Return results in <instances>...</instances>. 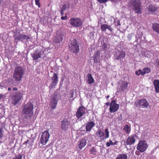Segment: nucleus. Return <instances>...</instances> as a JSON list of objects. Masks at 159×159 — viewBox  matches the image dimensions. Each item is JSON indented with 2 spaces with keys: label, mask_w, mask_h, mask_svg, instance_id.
I'll return each mask as SVG.
<instances>
[{
  "label": "nucleus",
  "mask_w": 159,
  "mask_h": 159,
  "mask_svg": "<svg viewBox=\"0 0 159 159\" xmlns=\"http://www.w3.org/2000/svg\"><path fill=\"white\" fill-rule=\"evenodd\" d=\"M49 136V134L48 131L43 132L40 139V143L43 145H45L48 141Z\"/></svg>",
  "instance_id": "9"
},
{
  "label": "nucleus",
  "mask_w": 159,
  "mask_h": 159,
  "mask_svg": "<svg viewBox=\"0 0 159 159\" xmlns=\"http://www.w3.org/2000/svg\"><path fill=\"white\" fill-rule=\"evenodd\" d=\"M136 136L135 134H132L129 136L127 138L126 144L127 145H131L135 142V138Z\"/></svg>",
  "instance_id": "18"
},
{
  "label": "nucleus",
  "mask_w": 159,
  "mask_h": 159,
  "mask_svg": "<svg viewBox=\"0 0 159 159\" xmlns=\"http://www.w3.org/2000/svg\"><path fill=\"white\" fill-rule=\"evenodd\" d=\"M125 53L124 51L118 50L116 51L114 55V60L116 61L121 60L125 58Z\"/></svg>",
  "instance_id": "10"
},
{
  "label": "nucleus",
  "mask_w": 159,
  "mask_h": 159,
  "mask_svg": "<svg viewBox=\"0 0 159 159\" xmlns=\"http://www.w3.org/2000/svg\"><path fill=\"white\" fill-rule=\"evenodd\" d=\"M100 56V52L98 51L96 52V53L95 54L94 57H93V60L95 63H98V61L97 57H99Z\"/></svg>",
  "instance_id": "30"
},
{
  "label": "nucleus",
  "mask_w": 159,
  "mask_h": 159,
  "mask_svg": "<svg viewBox=\"0 0 159 159\" xmlns=\"http://www.w3.org/2000/svg\"><path fill=\"white\" fill-rule=\"evenodd\" d=\"M156 93H159V80H155L153 82Z\"/></svg>",
  "instance_id": "27"
},
{
  "label": "nucleus",
  "mask_w": 159,
  "mask_h": 159,
  "mask_svg": "<svg viewBox=\"0 0 159 159\" xmlns=\"http://www.w3.org/2000/svg\"><path fill=\"white\" fill-rule=\"evenodd\" d=\"M8 91H10L11 90V88H8Z\"/></svg>",
  "instance_id": "54"
},
{
  "label": "nucleus",
  "mask_w": 159,
  "mask_h": 159,
  "mask_svg": "<svg viewBox=\"0 0 159 159\" xmlns=\"http://www.w3.org/2000/svg\"><path fill=\"white\" fill-rule=\"evenodd\" d=\"M139 151H136L135 152V154L137 156H139L140 155V153L139 152Z\"/></svg>",
  "instance_id": "44"
},
{
  "label": "nucleus",
  "mask_w": 159,
  "mask_h": 159,
  "mask_svg": "<svg viewBox=\"0 0 159 159\" xmlns=\"http://www.w3.org/2000/svg\"><path fill=\"white\" fill-rule=\"evenodd\" d=\"M41 55V52L40 51L38 53L35 52L31 54V56L34 60H37L38 58H40Z\"/></svg>",
  "instance_id": "25"
},
{
  "label": "nucleus",
  "mask_w": 159,
  "mask_h": 159,
  "mask_svg": "<svg viewBox=\"0 0 159 159\" xmlns=\"http://www.w3.org/2000/svg\"><path fill=\"white\" fill-rule=\"evenodd\" d=\"M128 83L122 81L119 84V85L117 87V92H121L125 91L128 88Z\"/></svg>",
  "instance_id": "13"
},
{
  "label": "nucleus",
  "mask_w": 159,
  "mask_h": 159,
  "mask_svg": "<svg viewBox=\"0 0 159 159\" xmlns=\"http://www.w3.org/2000/svg\"><path fill=\"white\" fill-rule=\"evenodd\" d=\"M112 2H117V0H110Z\"/></svg>",
  "instance_id": "52"
},
{
  "label": "nucleus",
  "mask_w": 159,
  "mask_h": 159,
  "mask_svg": "<svg viewBox=\"0 0 159 159\" xmlns=\"http://www.w3.org/2000/svg\"><path fill=\"white\" fill-rule=\"evenodd\" d=\"M86 139L85 138H83L78 141V148L80 150L82 149L86 145L87 142Z\"/></svg>",
  "instance_id": "19"
},
{
  "label": "nucleus",
  "mask_w": 159,
  "mask_h": 159,
  "mask_svg": "<svg viewBox=\"0 0 159 159\" xmlns=\"http://www.w3.org/2000/svg\"><path fill=\"white\" fill-rule=\"evenodd\" d=\"M123 129L127 134H129L130 132V129L128 125H126L124 126Z\"/></svg>",
  "instance_id": "31"
},
{
  "label": "nucleus",
  "mask_w": 159,
  "mask_h": 159,
  "mask_svg": "<svg viewBox=\"0 0 159 159\" xmlns=\"http://www.w3.org/2000/svg\"><path fill=\"white\" fill-rule=\"evenodd\" d=\"M30 39V37L29 35L20 34L16 39L18 40L22 41L24 40H28Z\"/></svg>",
  "instance_id": "20"
},
{
  "label": "nucleus",
  "mask_w": 159,
  "mask_h": 159,
  "mask_svg": "<svg viewBox=\"0 0 159 159\" xmlns=\"http://www.w3.org/2000/svg\"><path fill=\"white\" fill-rule=\"evenodd\" d=\"M148 146V145L147 144L145 140H141L138 143L136 148L140 152H143L146 151Z\"/></svg>",
  "instance_id": "6"
},
{
  "label": "nucleus",
  "mask_w": 159,
  "mask_h": 159,
  "mask_svg": "<svg viewBox=\"0 0 159 159\" xmlns=\"http://www.w3.org/2000/svg\"><path fill=\"white\" fill-rule=\"evenodd\" d=\"M97 1L100 3H103L107 2L108 0H97Z\"/></svg>",
  "instance_id": "38"
},
{
  "label": "nucleus",
  "mask_w": 159,
  "mask_h": 159,
  "mask_svg": "<svg viewBox=\"0 0 159 159\" xmlns=\"http://www.w3.org/2000/svg\"><path fill=\"white\" fill-rule=\"evenodd\" d=\"M109 142L110 143V144H111V145H114V143H113L112 140H109Z\"/></svg>",
  "instance_id": "46"
},
{
  "label": "nucleus",
  "mask_w": 159,
  "mask_h": 159,
  "mask_svg": "<svg viewBox=\"0 0 159 159\" xmlns=\"http://www.w3.org/2000/svg\"><path fill=\"white\" fill-rule=\"evenodd\" d=\"M67 18V16L66 15L64 16H62L61 17V19L62 20H66Z\"/></svg>",
  "instance_id": "41"
},
{
  "label": "nucleus",
  "mask_w": 159,
  "mask_h": 159,
  "mask_svg": "<svg viewBox=\"0 0 159 159\" xmlns=\"http://www.w3.org/2000/svg\"><path fill=\"white\" fill-rule=\"evenodd\" d=\"M62 40V39L61 38H58L56 37L54 39V41L55 43H60L61 41Z\"/></svg>",
  "instance_id": "32"
},
{
  "label": "nucleus",
  "mask_w": 159,
  "mask_h": 159,
  "mask_svg": "<svg viewBox=\"0 0 159 159\" xmlns=\"http://www.w3.org/2000/svg\"><path fill=\"white\" fill-rule=\"evenodd\" d=\"M141 4V0H131L129 2L128 6L129 9L133 10L135 13L141 14L142 10Z\"/></svg>",
  "instance_id": "1"
},
{
  "label": "nucleus",
  "mask_w": 159,
  "mask_h": 159,
  "mask_svg": "<svg viewBox=\"0 0 159 159\" xmlns=\"http://www.w3.org/2000/svg\"><path fill=\"white\" fill-rule=\"evenodd\" d=\"M39 0H35V3L36 5H37L39 7H41L40 3L39 2Z\"/></svg>",
  "instance_id": "37"
},
{
  "label": "nucleus",
  "mask_w": 159,
  "mask_h": 159,
  "mask_svg": "<svg viewBox=\"0 0 159 159\" xmlns=\"http://www.w3.org/2000/svg\"><path fill=\"white\" fill-rule=\"evenodd\" d=\"M29 141V140H27V141H25L24 143L27 144L28 143Z\"/></svg>",
  "instance_id": "50"
},
{
  "label": "nucleus",
  "mask_w": 159,
  "mask_h": 159,
  "mask_svg": "<svg viewBox=\"0 0 159 159\" xmlns=\"http://www.w3.org/2000/svg\"><path fill=\"white\" fill-rule=\"evenodd\" d=\"M87 77V82L89 84H92L95 82V80L91 74L89 73L88 74Z\"/></svg>",
  "instance_id": "26"
},
{
  "label": "nucleus",
  "mask_w": 159,
  "mask_h": 159,
  "mask_svg": "<svg viewBox=\"0 0 159 159\" xmlns=\"http://www.w3.org/2000/svg\"><path fill=\"white\" fill-rule=\"evenodd\" d=\"M95 125V123L93 121H90L87 123L86 125V130L90 131Z\"/></svg>",
  "instance_id": "21"
},
{
  "label": "nucleus",
  "mask_w": 159,
  "mask_h": 159,
  "mask_svg": "<svg viewBox=\"0 0 159 159\" xmlns=\"http://www.w3.org/2000/svg\"><path fill=\"white\" fill-rule=\"evenodd\" d=\"M153 30L159 34V24L156 23H153L152 26Z\"/></svg>",
  "instance_id": "28"
},
{
  "label": "nucleus",
  "mask_w": 159,
  "mask_h": 159,
  "mask_svg": "<svg viewBox=\"0 0 159 159\" xmlns=\"http://www.w3.org/2000/svg\"><path fill=\"white\" fill-rule=\"evenodd\" d=\"M33 108L34 105L31 102H29L24 105L22 110L23 113L25 115L24 118H30L33 114Z\"/></svg>",
  "instance_id": "2"
},
{
  "label": "nucleus",
  "mask_w": 159,
  "mask_h": 159,
  "mask_svg": "<svg viewBox=\"0 0 159 159\" xmlns=\"http://www.w3.org/2000/svg\"><path fill=\"white\" fill-rule=\"evenodd\" d=\"M3 137V133L2 132V129L0 127V140L2 139Z\"/></svg>",
  "instance_id": "36"
},
{
  "label": "nucleus",
  "mask_w": 159,
  "mask_h": 159,
  "mask_svg": "<svg viewBox=\"0 0 159 159\" xmlns=\"http://www.w3.org/2000/svg\"><path fill=\"white\" fill-rule=\"evenodd\" d=\"M111 144L110 142H107L106 143V146L107 147H109L110 146Z\"/></svg>",
  "instance_id": "43"
},
{
  "label": "nucleus",
  "mask_w": 159,
  "mask_h": 159,
  "mask_svg": "<svg viewBox=\"0 0 159 159\" xmlns=\"http://www.w3.org/2000/svg\"><path fill=\"white\" fill-rule=\"evenodd\" d=\"M70 126V122L67 119L65 118L63 119L61 121V129L63 131H66L69 128V126Z\"/></svg>",
  "instance_id": "12"
},
{
  "label": "nucleus",
  "mask_w": 159,
  "mask_h": 159,
  "mask_svg": "<svg viewBox=\"0 0 159 159\" xmlns=\"http://www.w3.org/2000/svg\"><path fill=\"white\" fill-rule=\"evenodd\" d=\"M90 153L93 155H95L96 154V149L94 147H93L90 150Z\"/></svg>",
  "instance_id": "33"
},
{
  "label": "nucleus",
  "mask_w": 159,
  "mask_h": 159,
  "mask_svg": "<svg viewBox=\"0 0 159 159\" xmlns=\"http://www.w3.org/2000/svg\"><path fill=\"white\" fill-rule=\"evenodd\" d=\"M69 59V56H68V57H67V60L68 59Z\"/></svg>",
  "instance_id": "57"
},
{
  "label": "nucleus",
  "mask_w": 159,
  "mask_h": 159,
  "mask_svg": "<svg viewBox=\"0 0 159 159\" xmlns=\"http://www.w3.org/2000/svg\"><path fill=\"white\" fill-rule=\"evenodd\" d=\"M17 90H18V89L16 87H14L13 88V90L14 91H17Z\"/></svg>",
  "instance_id": "48"
},
{
  "label": "nucleus",
  "mask_w": 159,
  "mask_h": 159,
  "mask_svg": "<svg viewBox=\"0 0 159 159\" xmlns=\"http://www.w3.org/2000/svg\"><path fill=\"white\" fill-rule=\"evenodd\" d=\"M109 111L111 113H114L117 111L119 109V105L116 103L115 100H112L110 104Z\"/></svg>",
  "instance_id": "11"
},
{
  "label": "nucleus",
  "mask_w": 159,
  "mask_h": 159,
  "mask_svg": "<svg viewBox=\"0 0 159 159\" xmlns=\"http://www.w3.org/2000/svg\"><path fill=\"white\" fill-rule=\"evenodd\" d=\"M120 25L121 24H120V21H118L117 23V25H118V26Z\"/></svg>",
  "instance_id": "49"
},
{
  "label": "nucleus",
  "mask_w": 159,
  "mask_h": 159,
  "mask_svg": "<svg viewBox=\"0 0 159 159\" xmlns=\"http://www.w3.org/2000/svg\"><path fill=\"white\" fill-rule=\"evenodd\" d=\"M118 142L117 141H116L114 143V145H116Z\"/></svg>",
  "instance_id": "51"
},
{
  "label": "nucleus",
  "mask_w": 159,
  "mask_h": 159,
  "mask_svg": "<svg viewBox=\"0 0 159 159\" xmlns=\"http://www.w3.org/2000/svg\"><path fill=\"white\" fill-rule=\"evenodd\" d=\"M58 102L57 98L54 96L52 98L49 102V104L51 109H55L56 108Z\"/></svg>",
  "instance_id": "16"
},
{
  "label": "nucleus",
  "mask_w": 159,
  "mask_h": 159,
  "mask_svg": "<svg viewBox=\"0 0 159 159\" xmlns=\"http://www.w3.org/2000/svg\"><path fill=\"white\" fill-rule=\"evenodd\" d=\"M102 49L105 51L107 50V45L106 43L103 42L102 44Z\"/></svg>",
  "instance_id": "34"
},
{
  "label": "nucleus",
  "mask_w": 159,
  "mask_h": 159,
  "mask_svg": "<svg viewBox=\"0 0 159 159\" xmlns=\"http://www.w3.org/2000/svg\"><path fill=\"white\" fill-rule=\"evenodd\" d=\"M139 73H141L142 75H144L146 74H148L150 73L151 71V70L148 67H145L143 69V70L140 69H139Z\"/></svg>",
  "instance_id": "24"
},
{
  "label": "nucleus",
  "mask_w": 159,
  "mask_h": 159,
  "mask_svg": "<svg viewBox=\"0 0 159 159\" xmlns=\"http://www.w3.org/2000/svg\"><path fill=\"white\" fill-rule=\"evenodd\" d=\"M4 97V95L2 94H0V99L3 98Z\"/></svg>",
  "instance_id": "45"
},
{
  "label": "nucleus",
  "mask_w": 159,
  "mask_h": 159,
  "mask_svg": "<svg viewBox=\"0 0 159 159\" xmlns=\"http://www.w3.org/2000/svg\"><path fill=\"white\" fill-rule=\"evenodd\" d=\"M101 29L102 31L106 32L107 29H108L111 32H112L113 29L110 25L107 24H102L101 25Z\"/></svg>",
  "instance_id": "22"
},
{
  "label": "nucleus",
  "mask_w": 159,
  "mask_h": 159,
  "mask_svg": "<svg viewBox=\"0 0 159 159\" xmlns=\"http://www.w3.org/2000/svg\"><path fill=\"white\" fill-rule=\"evenodd\" d=\"M70 98H72L73 97V94H74V92L73 91L71 90L70 91Z\"/></svg>",
  "instance_id": "39"
},
{
  "label": "nucleus",
  "mask_w": 159,
  "mask_h": 159,
  "mask_svg": "<svg viewBox=\"0 0 159 159\" xmlns=\"http://www.w3.org/2000/svg\"><path fill=\"white\" fill-rule=\"evenodd\" d=\"M109 95H107V96L106 97V98L107 99V98H109Z\"/></svg>",
  "instance_id": "55"
},
{
  "label": "nucleus",
  "mask_w": 159,
  "mask_h": 159,
  "mask_svg": "<svg viewBox=\"0 0 159 159\" xmlns=\"http://www.w3.org/2000/svg\"><path fill=\"white\" fill-rule=\"evenodd\" d=\"M159 7L152 4L149 5L148 10L150 13H153L157 11Z\"/></svg>",
  "instance_id": "23"
},
{
  "label": "nucleus",
  "mask_w": 159,
  "mask_h": 159,
  "mask_svg": "<svg viewBox=\"0 0 159 159\" xmlns=\"http://www.w3.org/2000/svg\"><path fill=\"white\" fill-rule=\"evenodd\" d=\"M136 105L142 106L143 108H147L149 105L148 101L144 98L138 100L136 103Z\"/></svg>",
  "instance_id": "17"
},
{
  "label": "nucleus",
  "mask_w": 159,
  "mask_h": 159,
  "mask_svg": "<svg viewBox=\"0 0 159 159\" xmlns=\"http://www.w3.org/2000/svg\"><path fill=\"white\" fill-rule=\"evenodd\" d=\"M79 42L75 39L70 40V43L69 45V50L73 53H77L79 51Z\"/></svg>",
  "instance_id": "4"
},
{
  "label": "nucleus",
  "mask_w": 159,
  "mask_h": 159,
  "mask_svg": "<svg viewBox=\"0 0 159 159\" xmlns=\"http://www.w3.org/2000/svg\"><path fill=\"white\" fill-rule=\"evenodd\" d=\"M60 13L61 16H63L64 15V11L61 10L60 11Z\"/></svg>",
  "instance_id": "47"
},
{
  "label": "nucleus",
  "mask_w": 159,
  "mask_h": 159,
  "mask_svg": "<svg viewBox=\"0 0 159 159\" xmlns=\"http://www.w3.org/2000/svg\"><path fill=\"white\" fill-rule=\"evenodd\" d=\"M139 71H136L135 72V75H137V76H139V75H141V73H139Z\"/></svg>",
  "instance_id": "42"
},
{
  "label": "nucleus",
  "mask_w": 159,
  "mask_h": 159,
  "mask_svg": "<svg viewBox=\"0 0 159 159\" xmlns=\"http://www.w3.org/2000/svg\"><path fill=\"white\" fill-rule=\"evenodd\" d=\"M2 0H0V5L2 3Z\"/></svg>",
  "instance_id": "56"
},
{
  "label": "nucleus",
  "mask_w": 159,
  "mask_h": 159,
  "mask_svg": "<svg viewBox=\"0 0 159 159\" xmlns=\"http://www.w3.org/2000/svg\"><path fill=\"white\" fill-rule=\"evenodd\" d=\"M22 155L21 154L18 155L17 156H16L15 157L13 158L12 159H22Z\"/></svg>",
  "instance_id": "35"
},
{
  "label": "nucleus",
  "mask_w": 159,
  "mask_h": 159,
  "mask_svg": "<svg viewBox=\"0 0 159 159\" xmlns=\"http://www.w3.org/2000/svg\"><path fill=\"white\" fill-rule=\"evenodd\" d=\"M106 104L107 106H108L109 105H110L109 102H106Z\"/></svg>",
  "instance_id": "53"
},
{
  "label": "nucleus",
  "mask_w": 159,
  "mask_h": 159,
  "mask_svg": "<svg viewBox=\"0 0 159 159\" xmlns=\"http://www.w3.org/2000/svg\"><path fill=\"white\" fill-rule=\"evenodd\" d=\"M66 5H63L62 7V9H61V10H62L63 11H64L66 10Z\"/></svg>",
  "instance_id": "40"
},
{
  "label": "nucleus",
  "mask_w": 159,
  "mask_h": 159,
  "mask_svg": "<svg viewBox=\"0 0 159 159\" xmlns=\"http://www.w3.org/2000/svg\"><path fill=\"white\" fill-rule=\"evenodd\" d=\"M24 73V70L22 67L18 66L15 67L13 75L15 80L17 82L20 81L23 78Z\"/></svg>",
  "instance_id": "3"
},
{
  "label": "nucleus",
  "mask_w": 159,
  "mask_h": 159,
  "mask_svg": "<svg viewBox=\"0 0 159 159\" xmlns=\"http://www.w3.org/2000/svg\"><path fill=\"white\" fill-rule=\"evenodd\" d=\"M52 82L50 84V87L51 89L55 88V86L57 84L58 81V76L57 74L54 73L51 77Z\"/></svg>",
  "instance_id": "15"
},
{
  "label": "nucleus",
  "mask_w": 159,
  "mask_h": 159,
  "mask_svg": "<svg viewBox=\"0 0 159 159\" xmlns=\"http://www.w3.org/2000/svg\"><path fill=\"white\" fill-rule=\"evenodd\" d=\"M105 135H104V133L103 132L101 129L98 130L97 132L96 133V135L98 136L100 138L101 140H103L105 139H107L109 137V132L108 131V129L106 128L105 129Z\"/></svg>",
  "instance_id": "8"
},
{
  "label": "nucleus",
  "mask_w": 159,
  "mask_h": 159,
  "mask_svg": "<svg viewBox=\"0 0 159 159\" xmlns=\"http://www.w3.org/2000/svg\"><path fill=\"white\" fill-rule=\"evenodd\" d=\"M85 113V108L83 106L80 107L75 113V116L78 119L80 118Z\"/></svg>",
  "instance_id": "14"
},
{
  "label": "nucleus",
  "mask_w": 159,
  "mask_h": 159,
  "mask_svg": "<svg viewBox=\"0 0 159 159\" xmlns=\"http://www.w3.org/2000/svg\"><path fill=\"white\" fill-rule=\"evenodd\" d=\"M116 159H128V157L125 154L123 153L119 154Z\"/></svg>",
  "instance_id": "29"
},
{
  "label": "nucleus",
  "mask_w": 159,
  "mask_h": 159,
  "mask_svg": "<svg viewBox=\"0 0 159 159\" xmlns=\"http://www.w3.org/2000/svg\"><path fill=\"white\" fill-rule=\"evenodd\" d=\"M23 94L20 91L15 93H13V95L11 97V103L14 106L16 105L21 100Z\"/></svg>",
  "instance_id": "5"
},
{
  "label": "nucleus",
  "mask_w": 159,
  "mask_h": 159,
  "mask_svg": "<svg viewBox=\"0 0 159 159\" xmlns=\"http://www.w3.org/2000/svg\"><path fill=\"white\" fill-rule=\"evenodd\" d=\"M69 22L72 26L75 27H80L83 24L82 20L79 17L70 19Z\"/></svg>",
  "instance_id": "7"
}]
</instances>
